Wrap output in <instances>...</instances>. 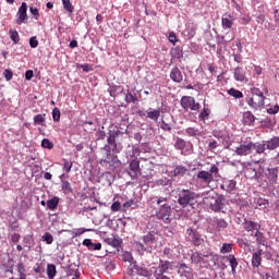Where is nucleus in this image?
<instances>
[{
    "label": "nucleus",
    "instance_id": "nucleus-1",
    "mask_svg": "<svg viewBox=\"0 0 279 279\" xmlns=\"http://www.w3.org/2000/svg\"><path fill=\"white\" fill-rule=\"evenodd\" d=\"M148 206L150 208H158L156 210L157 219L163 221V223H171V215L173 214V209L169 204V199L162 196H153L148 199Z\"/></svg>",
    "mask_w": 279,
    "mask_h": 279
},
{
    "label": "nucleus",
    "instance_id": "nucleus-2",
    "mask_svg": "<svg viewBox=\"0 0 279 279\" xmlns=\"http://www.w3.org/2000/svg\"><path fill=\"white\" fill-rule=\"evenodd\" d=\"M202 197V194H197L191 190L187 189H179L178 194V204L181 206V208H197L199 206V198Z\"/></svg>",
    "mask_w": 279,
    "mask_h": 279
},
{
    "label": "nucleus",
    "instance_id": "nucleus-3",
    "mask_svg": "<svg viewBox=\"0 0 279 279\" xmlns=\"http://www.w3.org/2000/svg\"><path fill=\"white\" fill-rule=\"evenodd\" d=\"M276 149H279V136L254 143V151L258 155L267 156V151H276Z\"/></svg>",
    "mask_w": 279,
    "mask_h": 279
},
{
    "label": "nucleus",
    "instance_id": "nucleus-4",
    "mask_svg": "<svg viewBox=\"0 0 279 279\" xmlns=\"http://www.w3.org/2000/svg\"><path fill=\"white\" fill-rule=\"evenodd\" d=\"M265 95L259 88H252L251 96L246 98V104L253 108V110H263L265 108Z\"/></svg>",
    "mask_w": 279,
    "mask_h": 279
},
{
    "label": "nucleus",
    "instance_id": "nucleus-5",
    "mask_svg": "<svg viewBox=\"0 0 279 279\" xmlns=\"http://www.w3.org/2000/svg\"><path fill=\"white\" fill-rule=\"evenodd\" d=\"M203 204L208 206L210 210L214 213H223V208H226V204H223V197L215 196L211 194H207L203 197Z\"/></svg>",
    "mask_w": 279,
    "mask_h": 279
},
{
    "label": "nucleus",
    "instance_id": "nucleus-6",
    "mask_svg": "<svg viewBox=\"0 0 279 279\" xmlns=\"http://www.w3.org/2000/svg\"><path fill=\"white\" fill-rule=\"evenodd\" d=\"M174 147L181 151L182 156H191L193 154V143L186 142L183 138H177Z\"/></svg>",
    "mask_w": 279,
    "mask_h": 279
},
{
    "label": "nucleus",
    "instance_id": "nucleus-7",
    "mask_svg": "<svg viewBox=\"0 0 279 279\" xmlns=\"http://www.w3.org/2000/svg\"><path fill=\"white\" fill-rule=\"evenodd\" d=\"M143 243L145 245V252L151 254L156 246L158 245V238L154 233H148L143 236Z\"/></svg>",
    "mask_w": 279,
    "mask_h": 279
},
{
    "label": "nucleus",
    "instance_id": "nucleus-8",
    "mask_svg": "<svg viewBox=\"0 0 279 279\" xmlns=\"http://www.w3.org/2000/svg\"><path fill=\"white\" fill-rule=\"evenodd\" d=\"M181 108H183V110L197 111L199 110V102H196L195 98L191 96H183L181 98Z\"/></svg>",
    "mask_w": 279,
    "mask_h": 279
},
{
    "label": "nucleus",
    "instance_id": "nucleus-9",
    "mask_svg": "<svg viewBox=\"0 0 279 279\" xmlns=\"http://www.w3.org/2000/svg\"><path fill=\"white\" fill-rule=\"evenodd\" d=\"M252 149L254 150V143L245 142L244 144L235 148V154H238V156H247L252 154Z\"/></svg>",
    "mask_w": 279,
    "mask_h": 279
},
{
    "label": "nucleus",
    "instance_id": "nucleus-10",
    "mask_svg": "<svg viewBox=\"0 0 279 279\" xmlns=\"http://www.w3.org/2000/svg\"><path fill=\"white\" fill-rule=\"evenodd\" d=\"M129 167H130L129 175H131L132 180H136V178L141 175V161L136 159H132L130 161Z\"/></svg>",
    "mask_w": 279,
    "mask_h": 279
},
{
    "label": "nucleus",
    "instance_id": "nucleus-11",
    "mask_svg": "<svg viewBox=\"0 0 279 279\" xmlns=\"http://www.w3.org/2000/svg\"><path fill=\"white\" fill-rule=\"evenodd\" d=\"M234 21H236V17H234V15H232L231 13H225L221 17L222 29H232Z\"/></svg>",
    "mask_w": 279,
    "mask_h": 279
},
{
    "label": "nucleus",
    "instance_id": "nucleus-12",
    "mask_svg": "<svg viewBox=\"0 0 279 279\" xmlns=\"http://www.w3.org/2000/svg\"><path fill=\"white\" fill-rule=\"evenodd\" d=\"M219 260V255L209 253L204 255L203 267H215Z\"/></svg>",
    "mask_w": 279,
    "mask_h": 279
},
{
    "label": "nucleus",
    "instance_id": "nucleus-13",
    "mask_svg": "<svg viewBox=\"0 0 279 279\" xmlns=\"http://www.w3.org/2000/svg\"><path fill=\"white\" fill-rule=\"evenodd\" d=\"M27 21V3L22 2L21 7L19 8L17 11V20L16 23L17 25H23Z\"/></svg>",
    "mask_w": 279,
    "mask_h": 279
},
{
    "label": "nucleus",
    "instance_id": "nucleus-14",
    "mask_svg": "<svg viewBox=\"0 0 279 279\" xmlns=\"http://www.w3.org/2000/svg\"><path fill=\"white\" fill-rule=\"evenodd\" d=\"M189 173V168L184 166H175V168L170 171V178H184Z\"/></svg>",
    "mask_w": 279,
    "mask_h": 279
},
{
    "label": "nucleus",
    "instance_id": "nucleus-15",
    "mask_svg": "<svg viewBox=\"0 0 279 279\" xmlns=\"http://www.w3.org/2000/svg\"><path fill=\"white\" fill-rule=\"evenodd\" d=\"M187 236H190V239L192 240V242L194 243V245H201L202 243H204V239H202V235L193 230V229H187L186 231Z\"/></svg>",
    "mask_w": 279,
    "mask_h": 279
},
{
    "label": "nucleus",
    "instance_id": "nucleus-16",
    "mask_svg": "<svg viewBox=\"0 0 279 279\" xmlns=\"http://www.w3.org/2000/svg\"><path fill=\"white\" fill-rule=\"evenodd\" d=\"M197 180L202 182L203 184H210L215 179L213 178V174L209 173L206 170H202L197 173Z\"/></svg>",
    "mask_w": 279,
    "mask_h": 279
},
{
    "label": "nucleus",
    "instance_id": "nucleus-17",
    "mask_svg": "<svg viewBox=\"0 0 279 279\" xmlns=\"http://www.w3.org/2000/svg\"><path fill=\"white\" fill-rule=\"evenodd\" d=\"M233 77L235 82H247V75L245 74V70L240 66L233 70Z\"/></svg>",
    "mask_w": 279,
    "mask_h": 279
},
{
    "label": "nucleus",
    "instance_id": "nucleus-18",
    "mask_svg": "<svg viewBox=\"0 0 279 279\" xmlns=\"http://www.w3.org/2000/svg\"><path fill=\"white\" fill-rule=\"evenodd\" d=\"M220 189L222 191H226L227 193H232V191H236V181L234 180H225L222 184L220 185Z\"/></svg>",
    "mask_w": 279,
    "mask_h": 279
},
{
    "label": "nucleus",
    "instance_id": "nucleus-19",
    "mask_svg": "<svg viewBox=\"0 0 279 279\" xmlns=\"http://www.w3.org/2000/svg\"><path fill=\"white\" fill-rule=\"evenodd\" d=\"M170 267H171V262L160 260V264L155 271V276H165V274H167V271H169Z\"/></svg>",
    "mask_w": 279,
    "mask_h": 279
},
{
    "label": "nucleus",
    "instance_id": "nucleus-20",
    "mask_svg": "<svg viewBox=\"0 0 279 279\" xmlns=\"http://www.w3.org/2000/svg\"><path fill=\"white\" fill-rule=\"evenodd\" d=\"M170 80H172V82H175L177 84H180V82L184 80V76L182 75V71H180L178 66L172 68L170 72Z\"/></svg>",
    "mask_w": 279,
    "mask_h": 279
},
{
    "label": "nucleus",
    "instance_id": "nucleus-21",
    "mask_svg": "<svg viewBox=\"0 0 279 279\" xmlns=\"http://www.w3.org/2000/svg\"><path fill=\"white\" fill-rule=\"evenodd\" d=\"M133 269L136 271L137 276H143L144 278H149V276H151V271L145 268V266H138V264H134Z\"/></svg>",
    "mask_w": 279,
    "mask_h": 279
},
{
    "label": "nucleus",
    "instance_id": "nucleus-22",
    "mask_svg": "<svg viewBox=\"0 0 279 279\" xmlns=\"http://www.w3.org/2000/svg\"><path fill=\"white\" fill-rule=\"evenodd\" d=\"M263 250H258L255 253H253L252 256V266L253 267H260V264L263 263Z\"/></svg>",
    "mask_w": 279,
    "mask_h": 279
},
{
    "label": "nucleus",
    "instance_id": "nucleus-23",
    "mask_svg": "<svg viewBox=\"0 0 279 279\" xmlns=\"http://www.w3.org/2000/svg\"><path fill=\"white\" fill-rule=\"evenodd\" d=\"M102 149L106 151V158H105V162H107V165H110L111 162H114V160L117 159V156H113L112 154V148H110V145H105L102 147Z\"/></svg>",
    "mask_w": 279,
    "mask_h": 279
},
{
    "label": "nucleus",
    "instance_id": "nucleus-24",
    "mask_svg": "<svg viewBox=\"0 0 279 279\" xmlns=\"http://www.w3.org/2000/svg\"><path fill=\"white\" fill-rule=\"evenodd\" d=\"M226 260H228L232 274H236V267H239V260H236V257L232 254H229L225 256Z\"/></svg>",
    "mask_w": 279,
    "mask_h": 279
},
{
    "label": "nucleus",
    "instance_id": "nucleus-25",
    "mask_svg": "<svg viewBox=\"0 0 279 279\" xmlns=\"http://www.w3.org/2000/svg\"><path fill=\"white\" fill-rule=\"evenodd\" d=\"M147 119H150V121H158L160 119V108L158 109H153L149 108L146 114Z\"/></svg>",
    "mask_w": 279,
    "mask_h": 279
},
{
    "label": "nucleus",
    "instance_id": "nucleus-26",
    "mask_svg": "<svg viewBox=\"0 0 279 279\" xmlns=\"http://www.w3.org/2000/svg\"><path fill=\"white\" fill-rule=\"evenodd\" d=\"M105 241L108 245H111V247H121L122 240L119 236L111 235Z\"/></svg>",
    "mask_w": 279,
    "mask_h": 279
},
{
    "label": "nucleus",
    "instance_id": "nucleus-27",
    "mask_svg": "<svg viewBox=\"0 0 279 279\" xmlns=\"http://www.w3.org/2000/svg\"><path fill=\"white\" fill-rule=\"evenodd\" d=\"M178 274H180V276H184L185 278H191V267L186 266V264H181L179 266Z\"/></svg>",
    "mask_w": 279,
    "mask_h": 279
},
{
    "label": "nucleus",
    "instance_id": "nucleus-28",
    "mask_svg": "<svg viewBox=\"0 0 279 279\" xmlns=\"http://www.w3.org/2000/svg\"><path fill=\"white\" fill-rule=\"evenodd\" d=\"M243 121L245 125H254L256 117H254V113H252L251 111H247L243 114Z\"/></svg>",
    "mask_w": 279,
    "mask_h": 279
},
{
    "label": "nucleus",
    "instance_id": "nucleus-29",
    "mask_svg": "<svg viewBox=\"0 0 279 279\" xmlns=\"http://www.w3.org/2000/svg\"><path fill=\"white\" fill-rule=\"evenodd\" d=\"M258 228H260V225L252 220L245 221L244 223V230H246V232H254V230L257 232Z\"/></svg>",
    "mask_w": 279,
    "mask_h": 279
},
{
    "label": "nucleus",
    "instance_id": "nucleus-30",
    "mask_svg": "<svg viewBox=\"0 0 279 279\" xmlns=\"http://www.w3.org/2000/svg\"><path fill=\"white\" fill-rule=\"evenodd\" d=\"M59 204H60V197L54 196L51 199L47 201V208L48 210H56Z\"/></svg>",
    "mask_w": 279,
    "mask_h": 279
},
{
    "label": "nucleus",
    "instance_id": "nucleus-31",
    "mask_svg": "<svg viewBox=\"0 0 279 279\" xmlns=\"http://www.w3.org/2000/svg\"><path fill=\"white\" fill-rule=\"evenodd\" d=\"M204 255L205 254H202L199 252H194L191 256L192 263H195L196 265L201 264L204 266Z\"/></svg>",
    "mask_w": 279,
    "mask_h": 279
},
{
    "label": "nucleus",
    "instance_id": "nucleus-32",
    "mask_svg": "<svg viewBox=\"0 0 279 279\" xmlns=\"http://www.w3.org/2000/svg\"><path fill=\"white\" fill-rule=\"evenodd\" d=\"M253 234L254 233H251V236H255L257 245H265V243H267V241L265 240V235L258 229L256 230L255 234Z\"/></svg>",
    "mask_w": 279,
    "mask_h": 279
},
{
    "label": "nucleus",
    "instance_id": "nucleus-33",
    "mask_svg": "<svg viewBox=\"0 0 279 279\" xmlns=\"http://www.w3.org/2000/svg\"><path fill=\"white\" fill-rule=\"evenodd\" d=\"M195 32H197V27H195V24L189 23L185 28V34L187 38H193V36H195Z\"/></svg>",
    "mask_w": 279,
    "mask_h": 279
},
{
    "label": "nucleus",
    "instance_id": "nucleus-34",
    "mask_svg": "<svg viewBox=\"0 0 279 279\" xmlns=\"http://www.w3.org/2000/svg\"><path fill=\"white\" fill-rule=\"evenodd\" d=\"M156 184L157 186H171L173 182L171 181V179L162 177L161 179L156 181Z\"/></svg>",
    "mask_w": 279,
    "mask_h": 279
},
{
    "label": "nucleus",
    "instance_id": "nucleus-35",
    "mask_svg": "<svg viewBox=\"0 0 279 279\" xmlns=\"http://www.w3.org/2000/svg\"><path fill=\"white\" fill-rule=\"evenodd\" d=\"M61 191L64 193V195H69L70 193H73V189L71 187V183L69 181H62Z\"/></svg>",
    "mask_w": 279,
    "mask_h": 279
},
{
    "label": "nucleus",
    "instance_id": "nucleus-36",
    "mask_svg": "<svg viewBox=\"0 0 279 279\" xmlns=\"http://www.w3.org/2000/svg\"><path fill=\"white\" fill-rule=\"evenodd\" d=\"M56 274H58V271L56 270V265L48 264L47 265V276H48V278L49 279L56 278Z\"/></svg>",
    "mask_w": 279,
    "mask_h": 279
},
{
    "label": "nucleus",
    "instance_id": "nucleus-37",
    "mask_svg": "<svg viewBox=\"0 0 279 279\" xmlns=\"http://www.w3.org/2000/svg\"><path fill=\"white\" fill-rule=\"evenodd\" d=\"M228 95H230V97H234V99H243V93L235 88H230L228 90Z\"/></svg>",
    "mask_w": 279,
    "mask_h": 279
},
{
    "label": "nucleus",
    "instance_id": "nucleus-38",
    "mask_svg": "<svg viewBox=\"0 0 279 279\" xmlns=\"http://www.w3.org/2000/svg\"><path fill=\"white\" fill-rule=\"evenodd\" d=\"M215 225L217 230H226V228H228V222L226 220H223L222 218H217L215 220Z\"/></svg>",
    "mask_w": 279,
    "mask_h": 279
},
{
    "label": "nucleus",
    "instance_id": "nucleus-39",
    "mask_svg": "<svg viewBox=\"0 0 279 279\" xmlns=\"http://www.w3.org/2000/svg\"><path fill=\"white\" fill-rule=\"evenodd\" d=\"M185 134L187 136H201L202 135V132H199V129H196V128H187L185 129Z\"/></svg>",
    "mask_w": 279,
    "mask_h": 279
},
{
    "label": "nucleus",
    "instance_id": "nucleus-40",
    "mask_svg": "<svg viewBox=\"0 0 279 279\" xmlns=\"http://www.w3.org/2000/svg\"><path fill=\"white\" fill-rule=\"evenodd\" d=\"M234 244L232 243H223L220 248V254H230L232 252V247Z\"/></svg>",
    "mask_w": 279,
    "mask_h": 279
},
{
    "label": "nucleus",
    "instance_id": "nucleus-41",
    "mask_svg": "<svg viewBox=\"0 0 279 279\" xmlns=\"http://www.w3.org/2000/svg\"><path fill=\"white\" fill-rule=\"evenodd\" d=\"M209 117H210V109L208 108H204L198 116L201 121H208Z\"/></svg>",
    "mask_w": 279,
    "mask_h": 279
},
{
    "label": "nucleus",
    "instance_id": "nucleus-42",
    "mask_svg": "<svg viewBox=\"0 0 279 279\" xmlns=\"http://www.w3.org/2000/svg\"><path fill=\"white\" fill-rule=\"evenodd\" d=\"M117 136H119L117 132H110L107 137L108 145H114L117 143Z\"/></svg>",
    "mask_w": 279,
    "mask_h": 279
},
{
    "label": "nucleus",
    "instance_id": "nucleus-43",
    "mask_svg": "<svg viewBox=\"0 0 279 279\" xmlns=\"http://www.w3.org/2000/svg\"><path fill=\"white\" fill-rule=\"evenodd\" d=\"M244 174L246 178H250V180H253V178H256L257 172L254 168H246Z\"/></svg>",
    "mask_w": 279,
    "mask_h": 279
},
{
    "label": "nucleus",
    "instance_id": "nucleus-44",
    "mask_svg": "<svg viewBox=\"0 0 279 279\" xmlns=\"http://www.w3.org/2000/svg\"><path fill=\"white\" fill-rule=\"evenodd\" d=\"M9 36L11 38V40L14 43V45H17L19 40H21V38L19 37V32L16 31H9Z\"/></svg>",
    "mask_w": 279,
    "mask_h": 279
},
{
    "label": "nucleus",
    "instance_id": "nucleus-45",
    "mask_svg": "<svg viewBox=\"0 0 279 279\" xmlns=\"http://www.w3.org/2000/svg\"><path fill=\"white\" fill-rule=\"evenodd\" d=\"M62 4L64 10H66V12H70V14H73V3H71V0H62Z\"/></svg>",
    "mask_w": 279,
    "mask_h": 279
},
{
    "label": "nucleus",
    "instance_id": "nucleus-46",
    "mask_svg": "<svg viewBox=\"0 0 279 279\" xmlns=\"http://www.w3.org/2000/svg\"><path fill=\"white\" fill-rule=\"evenodd\" d=\"M41 241H44L45 243H47V245H51V243H53V235L49 232H46L43 236H41Z\"/></svg>",
    "mask_w": 279,
    "mask_h": 279
},
{
    "label": "nucleus",
    "instance_id": "nucleus-47",
    "mask_svg": "<svg viewBox=\"0 0 279 279\" xmlns=\"http://www.w3.org/2000/svg\"><path fill=\"white\" fill-rule=\"evenodd\" d=\"M123 260H124V263H131V265H136L134 262V257L132 256V253H130V252H125L123 254Z\"/></svg>",
    "mask_w": 279,
    "mask_h": 279
},
{
    "label": "nucleus",
    "instance_id": "nucleus-48",
    "mask_svg": "<svg viewBox=\"0 0 279 279\" xmlns=\"http://www.w3.org/2000/svg\"><path fill=\"white\" fill-rule=\"evenodd\" d=\"M71 169H73V162H71V161H69L66 159H63V171L65 173H70Z\"/></svg>",
    "mask_w": 279,
    "mask_h": 279
},
{
    "label": "nucleus",
    "instance_id": "nucleus-49",
    "mask_svg": "<svg viewBox=\"0 0 279 279\" xmlns=\"http://www.w3.org/2000/svg\"><path fill=\"white\" fill-rule=\"evenodd\" d=\"M41 147H44V149H53V143L49 141V138H44L41 141Z\"/></svg>",
    "mask_w": 279,
    "mask_h": 279
},
{
    "label": "nucleus",
    "instance_id": "nucleus-50",
    "mask_svg": "<svg viewBox=\"0 0 279 279\" xmlns=\"http://www.w3.org/2000/svg\"><path fill=\"white\" fill-rule=\"evenodd\" d=\"M113 147L111 148V151L113 154H121V151L123 150V146L119 143H114V144H111Z\"/></svg>",
    "mask_w": 279,
    "mask_h": 279
},
{
    "label": "nucleus",
    "instance_id": "nucleus-51",
    "mask_svg": "<svg viewBox=\"0 0 279 279\" xmlns=\"http://www.w3.org/2000/svg\"><path fill=\"white\" fill-rule=\"evenodd\" d=\"M34 123L37 124V125H43V123H45V116L36 114L34 117Z\"/></svg>",
    "mask_w": 279,
    "mask_h": 279
},
{
    "label": "nucleus",
    "instance_id": "nucleus-52",
    "mask_svg": "<svg viewBox=\"0 0 279 279\" xmlns=\"http://www.w3.org/2000/svg\"><path fill=\"white\" fill-rule=\"evenodd\" d=\"M208 173H210L211 178L215 180V178H217V175H219V168H217V166L213 165L210 167Z\"/></svg>",
    "mask_w": 279,
    "mask_h": 279
},
{
    "label": "nucleus",
    "instance_id": "nucleus-53",
    "mask_svg": "<svg viewBox=\"0 0 279 279\" xmlns=\"http://www.w3.org/2000/svg\"><path fill=\"white\" fill-rule=\"evenodd\" d=\"M268 173L272 180H278V168H268Z\"/></svg>",
    "mask_w": 279,
    "mask_h": 279
},
{
    "label": "nucleus",
    "instance_id": "nucleus-54",
    "mask_svg": "<svg viewBox=\"0 0 279 279\" xmlns=\"http://www.w3.org/2000/svg\"><path fill=\"white\" fill-rule=\"evenodd\" d=\"M60 117H61L60 109L54 108L52 110V119H53V121H56V122L60 121Z\"/></svg>",
    "mask_w": 279,
    "mask_h": 279
},
{
    "label": "nucleus",
    "instance_id": "nucleus-55",
    "mask_svg": "<svg viewBox=\"0 0 279 279\" xmlns=\"http://www.w3.org/2000/svg\"><path fill=\"white\" fill-rule=\"evenodd\" d=\"M257 205H259L260 208H267V206H269V201L265 198H258Z\"/></svg>",
    "mask_w": 279,
    "mask_h": 279
},
{
    "label": "nucleus",
    "instance_id": "nucleus-56",
    "mask_svg": "<svg viewBox=\"0 0 279 279\" xmlns=\"http://www.w3.org/2000/svg\"><path fill=\"white\" fill-rule=\"evenodd\" d=\"M3 76L7 80V82H10V80H12V77H14V73H12L11 70H4Z\"/></svg>",
    "mask_w": 279,
    "mask_h": 279
},
{
    "label": "nucleus",
    "instance_id": "nucleus-57",
    "mask_svg": "<svg viewBox=\"0 0 279 279\" xmlns=\"http://www.w3.org/2000/svg\"><path fill=\"white\" fill-rule=\"evenodd\" d=\"M168 40L169 43H172V45H175V43H178V36H175L174 32L169 33Z\"/></svg>",
    "mask_w": 279,
    "mask_h": 279
},
{
    "label": "nucleus",
    "instance_id": "nucleus-58",
    "mask_svg": "<svg viewBox=\"0 0 279 279\" xmlns=\"http://www.w3.org/2000/svg\"><path fill=\"white\" fill-rule=\"evenodd\" d=\"M160 128L165 132H171V124L165 122V120L161 121Z\"/></svg>",
    "mask_w": 279,
    "mask_h": 279
},
{
    "label": "nucleus",
    "instance_id": "nucleus-59",
    "mask_svg": "<svg viewBox=\"0 0 279 279\" xmlns=\"http://www.w3.org/2000/svg\"><path fill=\"white\" fill-rule=\"evenodd\" d=\"M111 210H112V213H119V210H121V203H119L118 201L114 202L111 205Z\"/></svg>",
    "mask_w": 279,
    "mask_h": 279
},
{
    "label": "nucleus",
    "instance_id": "nucleus-60",
    "mask_svg": "<svg viewBox=\"0 0 279 279\" xmlns=\"http://www.w3.org/2000/svg\"><path fill=\"white\" fill-rule=\"evenodd\" d=\"M135 250L140 254H143V252H145V245H143V243H141V242H137V243H135Z\"/></svg>",
    "mask_w": 279,
    "mask_h": 279
},
{
    "label": "nucleus",
    "instance_id": "nucleus-61",
    "mask_svg": "<svg viewBox=\"0 0 279 279\" xmlns=\"http://www.w3.org/2000/svg\"><path fill=\"white\" fill-rule=\"evenodd\" d=\"M267 112H268V114H278V112H279V107H278V105L268 108V109H267Z\"/></svg>",
    "mask_w": 279,
    "mask_h": 279
},
{
    "label": "nucleus",
    "instance_id": "nucleus-62",
    "mask_svg": "<svg viewBox=\"0 0 279 279\" xmlns=\"http://www.w3.org/2000/svg\"><path fill=\"white\" fill-rule=\"evenodd\" d=\"M29 45L32 49H36V47H38V39H36V37H31Z\"/></svg>",
    "mask_w": 279,
    "mask_h": 279
},
{
    "label": "nucleus",
    "instance_id": "nucleus-63",
    "mask_svg": "<svg viewBox=\"0 0 279 279\" xmlns=\"http://www.w3.org/2000/svg\"><path fill=\"white\" fill-rule=\"evenodd\" d=\"M90 252L101 250V243H92V246L88 248Z\"/></svg>",
    "mask_w": 279,
    "mask_h": 279
},
{
    "label": "nucleus",
    "instance_id": "nucleus-64",
    "mask_svg": "<svg viewBox=\"0 0 279 279\" xmlns=\"http://www.w3.org/2000/svg\"><path fill=\"white\" fill-rule=\"evenodd\" d=\"M217 147H219V142L218 141H210L208 144V149H217Z\"/></svg>",
    "mask_w": 279,
    "mask_h": 279
}]
</instances>
